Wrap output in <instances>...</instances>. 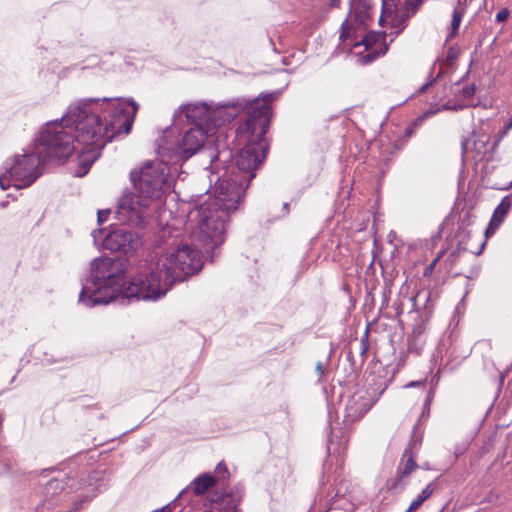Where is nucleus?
Here are the masks:
<instances>
[{
  "label": "nucleus",
  "mask_w": 512,
  "mask_h": 512,
  "mask_svg": "<svg viewBox=\"0 0 512 512\" xmlns=\"http://www.w3.org/2000/svg\"><path fill=\"white\" fill-rule=\"evenodd\" d=\"M138 104L123 98H86L71 104L60 119L45 123L31 151L16 154L3 163L13 186L22 189L41 175V163L68 158L78 151L76 175H86L106 144L132 128Z\"/></svg>",
  "instance_id": "nucleus-1"
},
{
  "label": "nucleus",
  "mask_w": 512,
  "mask_h": 512,
  "mask_svg": "<svg viewBox=\"0 0 512 512\" xmlns=\"http://www.w3.org/2000/svg\"><path fill=\"white\" fill-rule=\"evenodd\" d=\"M125 258L99 257L90 263L89 274L82 282L79 302L93 308L120 299L157 301L173 284L199 272L202 262L193 248L184 244L163 255L155 264L141 265L127 280Z\"/></svg>",
  "instance_id": "nucleus-2"
},
{
  "label": "nucleus",
  "mask_w": 512,
  "mask_h": 512,
  "mask_svg": "<svg viewBox=\"0 0 512 512\" xmlns=\"http://www.w3.org/2000/svg\"><path fill=\"white\" fill-rule=\"evenodd\" d=\"M222 165L225 172L217 176L215 197L205 200L188 213L189 223L197 226L192 237L194 244L200 247V250H193L202 263L200 254L206 255L211 261L218 254L217 249L225 241L229 213L238 208L249 186L246 182L228 175V168Z\"/></svg>",
  "instance_id": "nucleus-3"
},
{
  "label": "nucleus",
  "mask_w": 512,
  "mask_h": 512,
  "mask_svg": "<svg viewBox=\"0 0 512 512\" xmlns=\"http://www.w3.org/2000/svg\"><path fill=\"white\" fill-rule=\"evenodd\" d=\"M170 163L167 159L160 158L145 162L139 172H131L136 192L126 193L119 200L116 211L119 221L133 227L145 226L151 210L171 189Z\"/></svg>",
  "instance_id": "nucleus-4"
},
{
  "label": "nucleus",
  "mask_w": 512,
  "mask_h": 512,
  "mask_svg": "<svg viewBox=\"0 0 512 512\" xmlns=\"http://www.w3.org/2000/svg\"><path fill=\"white\" fill-rule=\"evenodd\" d=\"M271 106L261 101L251 105L250 117L240 127L250 135L248 143L242 148L235 159L228 175L250 184L256 170L263 162L266 154L265 134L271 121Z\"/></svg>",
  "instance_id": "nucleus-5"
},
{
  "label": "nucleus",
  "mask_w": 512,
  "mask_h": 512,
  "mask_svg": "<svg viewBox=\"0 0 512 512\" xmlns=\"http://www.w3.org/2000/svg\"><path fill=\"white\" fill-rule=\"evenodd\" d=\"M208 132L201 127H192L184 133L179 141L171 140L170 132H166L157 140V154L160 158L177 164L200 152L209 158L207 169H218L220 164H225L232 158V152L230 150L215 152L213 148L204 146Z\"/></svg>",
  "instance_id": "nucleus-6"
},
{
  "label": "nucleus",
  "mask_w": 512,
  "mask_h": 512,
  "mask_svg": "<svg viewBox=\"0 0 512 512\" xmlns=\"http://www.w3.org/2000/svg\"><path fill=\"white\" fill-rule=\"evenodd\" d=\"M273 100L274 95L270 93L267 94L263 99L255 98L252 101H247L246 99L236 98L223 103H219L216 106L211 105L209 115V131L230 123L238 114L244 110H247V118H249L251 105L255 101H261L263 103H267L270 106V103Z\"/></svg>",
  "instance_id": "nucleus-7"
},
{
  "label": "nucleus",
  "mask_w": 512,
  "mask_h": 512,
  "mask_svg": "<svg viewBox=\"0 0 512 512\" xmlns=\"http://www.w3.org/2000/svg\"><path fill=\"white\" fill-rule=\"evenodd\" d=\"M49 472L50 470L48 469L43 470L39 479L41 490L40 501L37 508L42 510H49L59 504L61 500L60 494L64 491V488L69 481V479H66L62 473H58L57 476H52L45 480Z\"/></svg>",
  "instance_id": "nucleus-8"
},
{
  "label": "nucleus",
  "mask_w": 512,
  "mask_h": 512,
  "mask_svg": "<svg viewBox=\"0 0 512 512\" xmlns=\"http://www.w3.org/2000/svg\"><path fill=\"white\" fill-rule=\"evenodd\" d=\"M139 244L138 237L124 228L110 231L103 239V247L105 249L125 255L136 251Z\"/></svg>",
  "instance_id": "nucleus-9"
},
{
  "label": "nucleus",
  "mask_w": 512,
  "mask_h": 512,
  "mask_svg": "<svg viewBox=\"0 0 512 512\" xmlns=\"http://www.w3.org/2000/svg\"><path fill=\"white\" fill-rule=\"evenodd\" d=\"M211 105L206 102L196 104H185L178 108L174 114V118L185 116L188 122L194 123V127H201L203 130L209 131Z\"/></svg>",
  "instance_id": "nucleus-10"
},
{
  "label": "nucleus",
  "mask_w": 512,
  "mask_h": 512,
  "mask_svg": "<svg viewBox=\"0 0 512 512\" xmlns=\"http://www.w3.org/2000/svg\"><path fill=\"white\" fill-rule=\"evenodd\" d=\"M497 144V141L490 143V137L488 135L473 134L470 138L462 142V154H472V157L476 160L488 159L487 155L494 151Z\"/></svg>",
  "instance_id": "nucleus-11"
},
{
  "label": "nucleus",
  "mask_w": 512,
  "mask_h": 512,
  "mask_svg": "<svg viewBox=\"0 0 512 512\" xmlns=\"http://www.w3.org/2000/svg\"><path fill=\"white\" fill-rule=\"evenodd\" d=\"M369 400L361 392L353 394L345 405L344 422L351 424L357 421L370 409Z\"/></svg>",
  "instance_id": "nucleus-12"
},
{
  "label": "nucleus",
  "mask_w": 512,
  "mask_h": 512,
  "mask_svg": "<svg viewBox=\"0 0 512 512\" xmlns=\"http://www.w3.org/2000/svg\"><path fill=\"white\" fill-rule=\"evenodd\" d=\"M216 479L210 474H203L195 478L188 487L183 489L179 494L178 498L184 500L187 496L194 494L190 499V502L196 503L199 498L206 493L212 486L215 485Z\"/></svg>",
  "instance_id": "nucleus-13"
},
{
  "label": "nucleus",
  "mask_w": 512,
  "mask_h": 512,
  "mask_svg": "<svg viewBox=\"0 0 512 512\" xmlns=\"http://www.w3.org/2000/svg\"><path fill=\"white\" fill-rule=\"evenodd\" d=\"M108 477L105 470H94L81 480L83 493L93 494V499L106 489Z\"/></svg>",
  "instance_id": "nucleus-14"
},
{
  "label": "nucleus",
  "mask_w": 512,
  "mask_h": 512,
  "mask_svg": "<svg viewBox=\"0 0 512 512\" xmlns=\"http://www.w3.org/2000/svg\"><path fill=\"white\" fill-rule=\"evenodd\" d=\"M425 344L424 328L419 325L413 329L412 334L408 337L404 353L419 356L422 354Z\"/></svg>",
  "instance_id": "nucleus-15"
},
{
  "label": "nucleus",
  "mask_w": 512,
  "mask_h": 512,
  "mask_svg": "<svg viewBox=\"0 0 512 512\" xmlns=\"http://www.w3.org/2000/svg\"><path fill=\"white\" fill-rule=\"evenodd\" d=\"M512 195L505 196L499 205L495 208L492 218L489 222V226L485 231V235L488 236L490 230H492V233H494L495 229L500 226V224L503 222L504 218L508 214L510 208H511V198Z\"/></svg>",
  "instance_id": "nucleus-16"
},
{
  "label": "nucleus",
  "mask_w": 512,
  "mask_h": 512,
  "mask_svg": "<svg viewBox=\"0 0 512 512\" xmlns=\"http://www.w3.org/2000/svg\"><path fill=\"white\" fill-rule=\"evenodd\" d=\"M410 301L412 302L413 309L419 311L425 310L427 313H431L434 301L432 300V293L429 289H420Z\"/></svg>",
  "instance_id": "nucleus-17"
},
{
  "label": "nucleus",
  "mask_w": 512,
  "mask_h": 512,
  "mask_svg": "<svg viewBox=\"0 0 512 512\" xmlns=\"http://www.w3.org/2000/svg\"><path fill=\"white\" fill-rule=\"evenodd\" d=\"M369 5L366 0H359L355 6L351 7L350 12L354 13L355 19L358 23L367 25V20L369 18Z\"/></svg>",
  "instance_id": "nucleus-18"
},
{
  "label": "nucleus",
  "mask_w": 512,
  "mask_h": 512,
  "mask_svg": "<svg viewBox=\"0 0 512 512\" xmlns=\"http://www.w3.org/2000/svg\"><path fill=\"white\" fill-rule=\"evenodd\" d=\"M433 493V489L431 488V484H428L421 493L414 499L409 505L407 512H413L418 509Z\"/></svg>",
  "instance_id": "nucleus-19"
},
{
  "label": "nucleus",
  "mask_w": 512,
  "mask_h": 512,
  "mask_svg": "<svg viewBox=\"0 0 512 512\" xmlns=\"http://www.w3.org/2000/svg\"><path fill=\"white\" fill-rule=\"evenodd\" d=\"M92 500L93 494L82 493L80 498L72 503L70 509L67 512H78L84 507V505L88 504Z\"/></svg>",
  "instance_id": "nucleus-20"
},
{
  "label": "nucleus",
  "mask_w": 512,
  "mask_h": 512,
  "mask_svg": "<svg viewBox=\"0 0 512 512\" xmlns=\"http://www.w3.org/2000/svg\"><path fill=\"white\" fill-rule=\"evenodd\" d=\"M462 17H463V9L455 8L453 11V16H452L450 37L455 36V34L458 32Z\"/></svg>",
  "instance_id": "nucleus-21"
},
{
  "label": "nucleus",
  "mask_w": 512,
  "mask_h": 512,
  "mask_svg": "<svg viewBox=\"0 0 512 512\" xmlns=\"http://www.w3.org/2000/svg\"><path fill=\"white\" fill-rule=\"evenodd\" d=\"M216 481H225L229 477L227 465L224 462L218 463L215 468Z\"/></svg>",
  "instance_id": "nucleus-22"
},
{
  "label": "nucleus",
  "mask_w": 512,
  "mask_h": 512,
  "mask_svg": "<svg viewBox=\"0 0 512 512\" xmlns=\"http://www.w3.org/2000/svg\"><path fill=\"white\" fill-rule=\"evenodd\" d=\"M385 17H393L392 20L394 21L398 15L396 14L393 16V10L390 4H388L387 0H382V13L379 18V23L381 24Z\"/></svg>",
  "instance_id": "nucleus-23"
},
{
  "label": "nucleus",
  "mask_w": 512,
  "mask_h": 512,
  "mask_svg": "<svg viewBox=\"0 0 512 512\" xmlns=\"http://www.w3.org/2000/svg\"><path fill=\"white\" fill-rule=\"evenodd\" d=\"M442 110H443L442 105L441 106L434 105V106L429 107V109H427L420 117H418L415 120V124L421 123L424 119H427Z\"/></svg>",
  "instance_id": "nucleus-24"
},
{
  "label": "nucleus",
  "mask_w": 512,
  "mask_h": 512,
  "mask_svg": "<svg viewBox=\"0 0 512 512\" xmlns=\"http://www.w3.org/2000/svg\"><path fill=\"white\" fill-rule=\"evenodd\" d=\"M459 239V242H458V250H467L468 248L466 247L465 245V241L466 239H470V231H466V230H463V231H460L457 235Z\"/></svg>",
  "instance_id": "nucleus-25"
},
{
  "label": "nucleus",
  "mask_w": 512,
  "mask_h": 512,
  "mask_svg": "<svg viewBox=\"0 0 512 512\" xmlns=\"http://www.w3.org/2000/svg\"><path fill=\"white\" fill-rule=\"evenodd\" d=\"M417 467L416 462L413 460L412 457H409L405 463V466L401 472V476H407L409 475L415 468Z\"/></svg>",
  "instance_id": "nucleus-26"
},
{
  "label": "nucleus",
  "mask_w": 512,
  "mask_h": 512,
  "mask_svg": "<svg viewBox=\"0 0 512 512\" xmlns=\"http://www.w3.org/2000/svg\"><path fill=\"white\" fill-rule=\"evenodd\" d=\"M11 185H13V181L10 180V175L8 173H6V171L4 170V172L2 174H0V188L2 190H6Z\"/></svg>",
  "instance_id": "nucleus-27"
},
{
  "label": "nucleus",
  "mask_w": 512,
  "mask_h": 512,
  "mask_svg": "<svg viewBox=\"0 0 512 512\" xmlns=\"http://www.w3.org/2000/svg\"><path fill=\"white\" fill-rule=\"evenodd\" d=\"M0 461L3 465V470L0 471L1 474L9 473L13 470V461L9 457L3 455Z\"/></svg>",
  "instance_id": "nucleus-28"
},
{
  "label": "nucleus",
  "mask_w": 512,
  "mask_h": 512,
  "mask_svg": "<svg viewBox=\"0 0 512 512\" xmlns=\"http://www.w3.org/2000/svg\"><path fill=\"white\" fill-rule=\"evenodd\" d=\"M475 92H476L475 84L466 85L460 91L461 95L464 98H471L472 96H474Z\"/></svg>",
  "instance_id": "nucleus-29"
},
{
  "label": "nucleus",
  "mask_w": 512,
  "mask_h": 512,
  "mask_svg": "<svg viewBox=\"0 0 512 512\" xmlns=\"http://www.w3.org/2000/svg\"><path fill=\"white\" fill-rule=\"evenodd\" d=\"M467 105L465 104H453L451 101H447L445 104L442 105L443 110H452V111H460L466 108Z\"/></svg>",
  "instance_id": "nucleus-30"
},
{
  "label": "nucleus",
  "mask_w": 512,
  "mask_h": 512,
  "mask_svg": "<svg viewBox=\"0 0 512 512\" xmlns=\"http://www.w3.org/2000/svg\"><path fill=\"white\" fill-rule=\"evenodd\" d=\"M377 37H378V35H376L374 33H369L363 38L362 44L365 46L366 49H369L373 45V43L376 41Z\"/></svg>",
  "instance_id": "nucleus-31"
},
{
  "label": "nucleus",
  "mask_w": 512,
  "mask_h": 512,
  "mask_svg": "<svg viewBox=\"0 0 512 512\" xmlns=\"http://www.w3.org/2000/svg\"><path fill=\"white\" fill-rule=\"evenodd\" d=\"M349 37L348 19L346 18L341 25L340 40L345 41Z\"/></svg>",
  "instance_id": "nucleus-32"
},
{
  "label": "nucleus",
  "mask_w": 512,
  "mask_h": 512,
  "mask_svg": "<svg viewBox=\"0 0 512 512\" xmlns=\"http://www.w3.org/2000/svg\"><path fill=\"white\" fill-rule=\"evenodd\" d=\"M423 0H406V6L412 13H415Z\"/></svg>",
  "instance_id": "nucleus-33"
},
{
  "label": "nucleus",
  "mask_w": 512,
  "mask_h": 512,
  "mask_svg": "<svg viewBox=\"0 0 512 512\" xmlns=\"http://www.w3.org/2000/svg\"><path fill=\"white\" fill-rule=\"evenodd\" d=\"M110 215V210H99L97 212V220H98V223L99 224H102L104 223L105 221H107L108 217Z\"/></svg>",
  "instance_id": "nucleus-34"
},
{
  "label": "nucleus",
  "mask_w": 512,
  "mask_h": 512,
  "mask_svg": "<svg viewBox=\"0 0 512 512\" xmlns=\"http://www.w3.org/2000/svg\"><path fill=\"white\" fill-rule=\"evenodd\" d=\"M509 16V11L508 9L506 8H503L501 9L497 14H496V22H503L505 21Z\"/></svg>",
  "instance_id": "nucleus-35"
},
{
  "label": "nucleus",
  "mask_w": 512,
  "mask_h": 512,
  "mask_svg": "<svg viewBox=\"0 0 512 512\" xmlns=\"http://www.w3.org/2000/svg\"><path fill=\"white\" fill-rule=\"evenodd\" d=\"M443 255V252H441L431 263L430 265L425 269V272H424V275L425 276H428L429 274L432 273L435 265L437 264V262L440 260V258L442 257Z\"/></svg>",
  "instance_id": "nucleus-36"
},
{
  "label": "nucleus",
  "mask_w": 512,
  "mask_h": 512,
  "mask_svg": "<svg viewBox=\"0 0 512 512\" xmlns=\"http://www.w3.org/2000/svg\"><path fill=\"white\" fill-rule=\"evenodd\" d=\"M368 332H369V330L367 328L365 331V337L361 341V354H365L368 350V340H367Z\"/></svg>",
  "instance_id": "nucleus-37"
},
{
  "label": "nucleus",
  "mask_w": 512,
  "mask_h": 512,
  "mask_svg": "<svg viewBox=\"0 0 512 512\" xmlns=\"http://www.w3.org/2000/svg\"><path fill=\"white\" fill-rule=\"evenodd\" d=\"M315 371H316L317 375L319 376V378H321L325 374L326 366L322 362H318L316 364Z\"/></svg>",
  "instance_id": "nucleus-38"
},
{
  "label": "nucleus",
  "mask_w": 512,
  "mask_h": 512,
  "mask_svg": "<svg viewBox=\"0 0 512 512\" xmlns=\"http://www.w3.org/2000/svg\"><path fill=\"white\" fill-rule=\"evenodd\" d=\"M458 57V51L456 48L451 47L447 52V59L448 60H454Z\"/></svg>",
  "instance_id": "nucleus-39"
},
{
  "label": "nucleus",
  "mask_w": 512,
  "mask_h": 512,
  "mask_svg": "<svg viewBox=\"0 0 512 512\" xmlns=\"http://www.w3.org/2000/svg\"><path fill=\"white\" fill-rule=\"evenodd\" d=\"M438 77L439 75L435 79H431L429 82L423 84L419 89V93H424L428 89V87L436 81Z\"/></svg>",
  "instance_id": "nucleus-40"
},
{
  "label": "nucleus",
  "mask_w": 512,
  "mask_h": 512,
  "mask_svg": "<svg viewBox=\"0 0 512 512\" xmlns=\"http://www.w3.org/2000/svg\"><path fill=\"white\" fill-rule=\"evenodd\" d=\"M418 124L419 123L415 124V122H414L411 126L406 127L404 130L405 136L410 137L414 132L415 126H417Z\"/></svg>",
  "instance_id": "nucleus-41"
},
{
  "label": "nucleus",
  "mask_w": 512,
  "mask_h": 512,
  "mask_svg": "<svg viewBox=\"0 0 512 512\" xmlns=\"http://www.w3.org/2000/svg\"><path fill=\"white\" fill-rule=\"evenodd\" d=\"M179 498L177 497L176 499L173 500L172 503L170 504H167L166 506H164L162 509L158 510V511H155V512H171V505L174 504Z\"/></svg>",
  "instance_id": "nucleus-42"
},
{
  "label": "nucleus",
  "mask_w": 512,
  "mask_h": 512,
  "mask_svg": "<svg viewBox=\"0 0 512 512\" xmlns=\"http://www.w3.org/2000/svg\"><path fill=\"white\" fill-rule=\"evenodd\" d=\"M422 384H423V382H421V381H411V382H409L408 384L405 385V388L417 387V386H420Z\"/></svg>",
  "instance_id": "nucleus-43"
},
{
  "label": "nucleus",
  "mask_w": 512,
  "mask_h": 512,
  "mask_svg": "<svg viewBox=\"0 0 512 512\" xmlns=\"http://www.w3.org/2000/svg\"><path fill=\"white\" fill-rule=\"evenodd\" d=\"M101 234H102V231H101V230H98V231H97V230H94V231L92 232V236H93V238H94V240H95V241H97V237H98V235L100 236Z\"/></svg>",
  "instance_id": "nucleus-44"
},
{
  "label": "nucleus",
  "mask_w": 512,
  "mask_h": 512,
  "mask_svg": "<svg viewBox=\"0 0 512 512\" xmlns=\"http://www.w3.org/2000/svg\"><path fill=\"white\" fill-rule=\"evenodd\" d=\"M484 246H485V242H482L481 245H480V248L477 252H474L475 255H480L484 249Z\"/></svg>",
  "instance_id": "nucleus-45"
},
{
  "label": "nucleus",
  "mask_w": 512,
  "mask_h": 512,
  "mask_svg": "<svg viewBox=\"0 0 512 512\" xmlns=\"http://www.w3.org/2000/svg\"><path fill=\"white\" fill-rule=\"evenodd\" d=\"M429 405H430V400H429V398H427L425 403H424V408L425 409H429Z\"/></svg>",
  "instance_id": "nucleus-46"
},
{
  "label": "nucleus",
  "mask_w": 512,
  "mask_h": 512,
  "mask_svg": "<svg viewBox=\"0 0 512 512\" xmlns=\"http://www.w3.org/2000/svg\"><path fill=\"white\" fill-rule=\"evenodd\" d=\"M511 128H512V118H511V121L507 124L505 132L510 130Z\"/></svg>",
  "instance_id": "nucleus-47"
},
{
  "label": "nucleus",
  "mask_w": 512,
  "mask_h": 512,
  "mask_svg": "<svg viewBox=\"0 0 512 512\" xmlns=\"http://www.w3.org/2000/svg\"><path fill=\"white\" fill-rule=\"evenodd\" d=\"M504 378H505V375L502 373V374L500 375V378H499L500 385H503Z\"/></svg>",
  "instance_id": "nucleus-48"
},
{
  "label": "nucleus",
  "mask_w": 512,
  "mask_h": 512,
  "mask_svg": "<svg viewBox=\"0 0 512 512\" xmlns=\"http://www.w3.org/2000/svg\"><path fill=\"white\" fill-rule=\"evenodd\" d=\"M337 5H338V0H332L331 6H337Z\"/></svg>",
  "instance_id": "nucleus-49"
},
{
  "label": "nucleus",
  "mask_w": 512,
  "mask_h": 512,
  "mask_svg": "<svg viewBox=\"0 0 512 512\" xmlns=\"http://www.w3.org/2000/svg\"><path fill=\"white\" fill-rule=\"evenodd\" d=\"M283 209L287 210L288 209V203H284L283 205Z\"/></svg>",
  "instance_id": "nucleus-50"
},
{
  "label": "nucleus",
  "mask_w": 512,
  "mask_h": 512,
  "mask_svg": "<svg viewBox=\"0 0 512 512\" xmlns=\"http://www.w3.org/2000/svg\"><path fill=\"white\" fill-rule=\"evenodd\" d=\"M401 30L395 31V36H397L400 33Z\"/></svg>",
  "instance_id": "nucleus-51"
},
{
  "label": "nucleus",
  "mask_w": 512,
  "mask_h": 512,
  "mask_svg": "<svg viewBox=\"0 0 512 512\" xmlns=\"http://www.w3.org/2000/svg\"><path fill=\"white\" fill-rule=\"evenodd\" d=\"M401 354H402V355H406V354H405V353H403V352H402ZM400 359H403V356H400Z\"/></svg>",
  "instance_id": "nucleus-52"
},
{
  "label": "nucleus",
  "mask_w": 512,
  "mask_h": 512,
  "mask_svg": "<svg viewBox=\"0 0 512 512\" xmlns=\"http://www.w3.org/2000/svg\"><path fill=\"white\" fill-rule=\"evenodd\" d=\"M510 187H512V182L510 183V185H509V187H508V188H510Z\"/></svg>",
  "instance_id": "nucleus-53"
}]
</instances>
